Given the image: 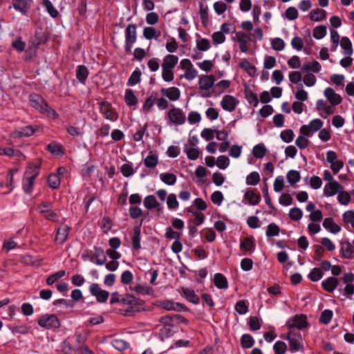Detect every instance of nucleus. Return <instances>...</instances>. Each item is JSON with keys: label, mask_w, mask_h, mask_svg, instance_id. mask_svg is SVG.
Wrapping results in <instances>:
<instances>
[{"label": "nucleus", "mask_w": 354, "mask_h": 354, "mask_svg": "<svg viewBox=\"0 0 354 354\" xmlns=\"http://www.w3.org/2000/svg\"><path fill=\"white\" fill-rule=\"evenodd\" d=\"M125 102L128 106H134L138 103V99L133 91L126 90L124 95Z\"/></svg>", "instance_id": "nucleus-32"}, {"label": "nucleus", "mask_w": 354, "mask_h": 354, "mask_svg": "<svg viewBox=\"0 0 354 354\" xmlns=\"http://www.w3.org/2000/svg\"><path fill=\"white\" fill-rule=\"evenodd\" d=\"M214 283L219 289H227L228 288L227 280L221 273H216L214 274Z\"/></svg>", "instance_id": "nucleus-22"}, {"label": "nucleus", "mask_w": 354, "mask_h": 354, "mask_svg": "<svg viewBox=\"0 0 354 354\" xmlns=\"http://www.w3.org/2000/svg\"><path fill=\"white\" fill-rule=\"evenodd\" d=\"M69 227L66 225H61L57 230V234L55 236V240L60 243H64L68 236L69 232Z\"/></svg>", "instance_id": "nucleus-21"}, {"label": "nucleus", "mask_w": 354, "mask_h": 354, "mask_svg": "<svg viewBox=\"0 0 354 354\" xmlns=\"http://www.w3.org/2000/svg\"><path fill=\"white\" fill-rule=\"evenodd\" d=\"M281 337L288 340L289 349L291 352L304 351L303 339H300L299 340V339L296 338L285 337V335H282Z\"/></svg>", "instance_id": "nucleus-18"}, {"label": "nucleus", "mask_w": 354, "mask_h": 354, "mask_svg": "<svg viewBox=\"0 0 354 354\" xmlns=\"http://www.w3.org/2000/svg\"><path fill=\"white\" fill-rule=\"evenodd\" d=\"M248 324L250 329L252 330H259L261 327L259 319L256 316H252L250 317Z\"/></svg>", "instance_id": "nucleus-58"}, {"label": "nucleus", "mask_w": 354, "mask_h": 354, "mask_svg": "<svg viewBox=\"0 0 354 354\" xmlns=\"http://www.w3.org/2000/svg\"><path fill=\"white\" fill-rule=\"evenodd\" d=\"M326 17V11L319 8L312 10L310 13V19L315 21H322Z\"/></svg>", "instance_id": "nucleus-25"}, {"label": "nucleus", "mask_w": 354, "mask_h": 354, "mask_svg": "<svg viewBox=\"0 0 354 354\" xmlns=\"http://www.w3.org/2000/svg\"><path fill=\"white\" fill-rule=\"evenodd\" d=\"M323 275L324 273L321 268H315L310 271L308 277L312 281L315 282L319 281L322 278Z\"/></svg>", "instance_id": "nucleus-41"}, {"label": "nucleus", "mask_w": 354, "mask_h": 354, "mask_svg": "<svg viewBox=\"0 0 354 354\" xmlns=\"http://www.w3.org/2000/svg\"><path fill=\"white\" fill-rule=\"evenodd\" d=\"M156 96H157V93H153L151 96H149V97H147L143 104V106H142V110L144 112H149L151 107L153 106V104H154V100H156Z\"/></svg>", "instance_id": "nucleus-42"}, {"label": "nucleus", "mask_w": 354, "mask_h": 354, "mask_svg": "<svg viewBox=\"0 0 354 354\" xmlns=\"http://www.w3.org/2000/svg\"><path fill=\"white\" fill-rule=\"evenodd\" d=\"M234 39L239 42V48L241 52L246 53L248 50V42L250 41V36L239 31L236 32Z\"/></svg>", "instance_id": "nucleus-11"}, {"label": "nucleus", "mask_w": 354, "mask_h": 354, "mask_svg": "<svg viewBox=\"0 0 354 354\" xmlns=\"http://www.w3.org/2000/svg\"><path fill=\"white\" fill-rule=\"evenodd\" d=\"M323 226L332 233H337L341 230V227L334 222L333 218H326L324 220Z\"/></svg>", "instance_id": "nucleus-24"}, {"label": "nucleus", "mask_w": 354, "mask_h": 354, "mask_svg": "<svg viewBox=\"0 0 354 354\" xmlns=\"http://www.w3.org/2000/svg\"><path fill=\"white\" fill-rule=\"evenodd\" d=\"M320 69H321V65L317 61H314L312 63L305 64L301 67V70L304 72H308L309 71H312L313 72L317 73L320 71Z\"/></svg>", "instance_id": "nucleus-37"}, {"label": "nucleus", "mask_w": 354, "mask_h": 354, "mask_svg": "<svg viewBox=\"0 0 354 354\" xmlns=\"http://www.w3.org/2000/svg\"><path fill=\"white\" fill-rule=\"evenodd\" d=\"M47 150L53 154L59 155L63 153L62 147L60 145L55 142L50 143L47 145Z\"/></svg>", "instance_id": "nucleus-54"}, {"label": "nucleus", "mask_w": 354, "mask_h": 354, "mask_svg": "<svg viewBox=\"0 0 354 354\" xmlns=\"http://www.w3.org/2000/svg\"><path fill=\"white\" fill-rule=\"evenodd\" d=\"M140 71H134L129 78L128 84L131 86L136 85L140 81Z\"/></svg>", "instance_id": "nucleus-57"}, {"label": "nucleus", "mask_w": 354, "mask_h": 354, "mask_svg": "<svg viewBox=\"0 0 354 354\" xmlns=\"http://www.w3.org/2000/svg\"><path fill=\"white\" fill-rule=\"evenodd\" d=\"M160 178L162 182L169 185H173L176 182V176L171 173L160 174Z\"/></svg>", "instance_id": "nucleus-35"}, {"label": "nucleus", "mask_w": 354, "mask_h": 354, "mask_svg": "<svg viewBox=\"0 0 354 354\" xmlns=\"http://www.w3.org/2000/svg\"><path fill=\"white\" fill-rule=\"evenodd\" d=\"M324 95L333 106H337L342 102L341 96L336 93L331 88H326L324 91Z\"/></svg>", "instance_id": "nucleus-15"}, {"label": "nucleus", "mask_w": 354, "mask_h": 354, "mask_svg": "<svg viewBox=\"0 0 354 354\" xmlns=\"http://www.w3.org/2000/svg\"><path fill=\"white\" fill-rule=\"evenodd\" d=\"M339 284V280L334 277H329L322 282V288L328 292H333Z\"/></svg>", "instance_id": "nucleus-17"}, {"label": "nucleus", "mask_w": 354, "mask_h": 354, "mask_svg": "<svg viewBox=\"0 0 354 354\" xmlns=\"http://www.w3.org/2000/svg\"><path fill=\"white\" fill-rule=\"evenodd\" d=\"M143 35L147 39H151L160 37V32L157 31L154 28L146 27L144 28Z\"/></svg>", "instance_id": "nucleus-34"}, {"label": "nucleus", "mask_w": 354, "mask_h": 354, "mask_svg": "<svg viewBox=\"0 0 354 354\" xmlns=\"http://www.w3.org/2000/svg\"><path fill=\"white\" fill-rule=\"evenodd\" d=\"M38 324L46 329L58 328L60 322L55 315H44L38 320Z\"/></svg>", "instance_id": "nucleus-4"}, {"label": "nucleus", "mask_w": 354, "mask_h": 354, "mask_svg": "<svg viewBox=\"0 0 354 354\" xmlns=\"http://www.w3.org/2000/svg\"><path fill=\"white\" fill-rule=\"evenodd\" d=\"M267 149L263 144H259L252 149L253 156L257 158H262L266 153Z\"/></svg>", "instance_id": "nucleus-38"}, {"label": "nucleus", "mask_w": 354, "mask_h": 354, "mask_svg": "<svg viewBox=\"0 0 354 354\" xmlns=\"http://www.w3.org/2000/svg\"><path fill=\"white\" fill-rule=\"evenodd\" d=\"M88 75V71L86 66H79L78 68L76 71V77L77 79L81 82L84 83Z\"/></svg>", "instance_id": "nucleus-36"}, {"label": "nucleus", "mask_w": 354, "mask_h": 354, "mask_svg": "<svg viewBox=\"0 0 354 354\" xmlns=\"http://www.w3.org/2000/svg\"><path fill=\"white\" fill-rule=\"evenodd\" d=\"M303 216V212L301 209L298 207H293L289 212V217L291 220L297 221H299Z\"/></svg>", "instance_id": "nucleus-51"}, {"label": "nucleus", "mask_w": 354, "mask_h": 354, "mask_svg": "<svg viewBox=\"0 0 354 354\" xmlns=\"http://www.w3.org/2000/svg\"><path fill=\"white\" fill-rule=\"evenodd\" d=\"M158 156L151 153H150V154L147 156L144 160L145 165L149 168L155 167L158 165Z\"/></svg>", "instance_id": "nucleus-40"}, {"label": "nucleus", "mask_w": 354, "mask_h": 354, "mask_svg": "<svg viewBox=\"0 0 354 354\" xmlns=\"http://www.w3.org/2000/svg\"><path fill=\"white\" fill-rule=\"evenodd\" d=\"M136 41V26L134 24H129L125 30V50L130 53L133 44Z\"/></svg>", "instance_id": "nucleus-5"}, {"label": "nucleus", "mask_w": 354, "mask_h": 354, "mask_svg": "<svg viewBox=\"0 0 354 354\" xmlns=\"http://www.w3.org/2000/svg\"><path fill=\"white\" fill-rule=\"evenodd\" d=\"M121 173L124 177H129L133 174L134 170L131 165L129 163L123 164L120 168Z\"/></svg>", "instance_id": "nucleus-61"}, {"label": "nucleus", "mask_w": 354, "mask_h": 354, "mask_svg": "<svg viewBox=\"0 0 354 354\" xmlns=\"http://www.w3.org/2000/svg\"><path fill=\"white\" fill-rule=\"evenodd\" d=\"M94 259H96L95 263L97 265H103L106 261L104 250L100 248L95 247Z\"/></svg>", "instance_id": "nucleus-30"}, {"label": "nucleus", "mask_w": 354, "mask_h": 354, "mask_svg": "<svg viewBox=\"0 0 354 354\" xmlns=\"http://www.w3.org/2000/svg\"><path fill=\"white\" fill-rule=\"evenodd\" d=\"M337 199L342 205H347L351 201V196L347 192L344 191L343 189L338 193Z\"/></svg>", "instance_id": "nucleus-46"}, {"label": "nucleus", "mask_w": 354, "mask_h": 354, "mask_svg": "<svg viewBox=\"0 0 354 354\" xmlns=\"http://www.w3.org/2000/svg\"><path fill=\"white\" fill-rule=\"evenodd\" d=\"M260 181V176L258 172L253 171L246 177V183L248 185H256Z\"/></svg>", "instance_id": "nucleus-43"}, {"label": "nucleus", "mask_w": 354, "mask_h": 354, "mask_svg": "<svg viewBox=\"0 0 354 354\" xmlns=\"http://www.w3.org/2000/svg\"><path fill=\"white\" fill-rule=\"evenodd\" d=\"M287 179L290 184L294 185L299 181V172L295 170H290L287 174Z\"/></svg>", "instance_id": "nucleus-45"}, {"label": "nucleus", "mask_w": 354, "mask_h": 354, "mask_svg": "<svg viewBox=\"0 0 354 354\" xmlns=\"http://www.w3.org/2000/svg\"><path fill=\"white\" fill-rule=\"evenodd\" d=\"M326 35L325 26H316L313 30V37L317 39H322Z\"/></svg>", "instance_id": "nucleus-49"}, {"label": "nucleus", "mask_w": 354, "mask_h": 354, "mask_svg": "<svg viewBox=\"0 0 354 354\" xmlns=\"http://www.w3.org/2000/svg\"><path fill=\"white\" fill-rule=\"evenodd\" d=\"M239 66L243 68L250 76H254L256 73V67L252 65L246 59H243Z\"/></svg>", "instance_id": "nucleus-31"}, {"label": "nucleus", "mask_w": 354, "mask_h": 354, "mask_svg": "<svg viewBox=\"0 0 354 354\" xmlns=\"http://www.w3.org/2000/svg\"><path fill=\"white\" fill-rule=\"evenodd\" d=\"M156 306L160 307L166 310H174V301L172 300H163V301H158L156 302Z\"/></svg>", "instance_id": "nucleus-53"}, {"label": "nucleus", "mask_w": 354, "mask_h": 354, "mask_svg": "<svg viewBox=\"0 0 354 354\" xmlns=\"http://www.w3.org/2000/svg\"><path fill=\"white\" fill-rule=\"evenodd\" d=\"M118 304L129 306L128 308L124 310V313H122L125 316L133 315L136 313L144 310V301L130 294L122 295Z\"/></svg>", "instance_id": "nucleus-1"}, {"label": "nucleus", "mask_w": 354, "mask_h": 354, "mask_svg": "<svg viewBox=\"0 0 354 354\" xmlns=\"http://www.w3.org/2000/svg\"><path fill=\"white\" fill-rule=\"evenodd\" d=\"M238 102L235 97L227 95L223 97L221 105L224 110L232 112L235 109Z\"/></svg>", "instance_id": "nucleus-12"}, {"label": "nucleus", "mask_w": 354, "mask_h": 354, "mask_svg": "<svg viewBox=\"0 0 354 354\" xmlns=\"http://www.w3.org/2000/svg\"><path fill=\"white\" fill-rule=\"evenodd\" d=\"M292 323L287 322L286 326L288 328H297L302 330L308 326L307 317L306 315H296L292 317Z\"/></svg>", "instance_id": "nucleus-7"}, {"label": "nucleus", "mask_w": 354, "mask_h": 354, "mask_svg": "<svg viewBox=\"0 0 354 354\" xmlns=\"http://www.w3.org/2000/svg\"><path fill=\"white\" fill-rule=\"evenodd\" d=\"M235 310L240 315H244L248 311V307L244 300H240L235 305Z\"/></svg>", "instance_id": "nucleus-56"}, {"label": "nucleus", "mask_w": 354, "mask_h": 354, "mask_svg": "<svg viewBox=\"0 0 354 354\" xmlns=\"http://www.w3.org/2000/svg\"><path fill=\"white\" fill-rule=\"evenodd\" d=\"M273 350L275 354H284L287 351V346L282 341H277L273 346Z\"/></svg>", "instance_id": "nucleus-48"}, {"label": "nucleus", "mask_w": 354, "mask_h": 354, "mask_svg": "<svg viewBox=\"0 0 354 354\" xmlns=\"http://www.w3.org/2000/svg\"><path fill=\"white\" fill-rule=\"evenodd\" d=\"M168 117L171 122L180 125L185 123L186 117L183 111L173 107L168 112Z\"/></svg>", "instance_id": "nucleus-8"}, {"label": "nucleus", "mask_w": 354, "mask_h": 354, "mask_svg": "<svg viewBox=\"0 0 354 354\" xmlns=\"http://www.w3.org/2000/svg\"><path fill=\"white\" fill-rule=\"evenodd\" d=\"M200 17L202 23L206 25L208 22V7L203 3H201L200 5Z\"/></svg>", "instance_id": "nucleus-55"}, {"label": "nucleus", "mask_w": 354, "mask_h": 354, "mask_svg": "<svg viewBox=\"0 0 354 354\" xmlns=\"http://www.w3.org/2000/svg\"><path fill=\"white\" fill-rule=\"evenodd\" d=\"M254 344L252 336L250 334H244L241 337V345L243 348H250Z\"/></svg>", "instance_id": "nucleus-29"}, {"label": "nucleus", "mask_w": 354, "mask_h": 354, "mask_svg": "<svg viewBox=\"0 0 354 354\" xmlns=\"http://www.w3.org/2000/svg\"><path fill=\"white\" fill-rule=\"evenodd\" d=\"M91 294L95 297L100 303H105L109 296L108 291L101 289L98 283H91L89 287Z\"/></svg>", "instance_id": "nucleus-6"}, {"label": "nucleus", "mask_w": 354, "mask_h": 354, "mask_svg": "<svg viewBox=\"0 0 354 354\" xmlns=\"http://www.w3.org/2000/svg\"><path fill=\"white\" fill-rule=\"evenodd\" d=\"M48 184L53 189H57L60 185V179L56 174H50L48 178Z\"/></svg>", "instance_id": "nucleus-52"}, {"label": "nucleus", "mask_w": 354, "mask_h": 354, "mask_svg": "<svg viewBox=\"0 0 354 354\" xmlns=\"http://www.w3.org/2000/svg\"><path fill=\"white\" fill-rule=\"evenodd\" d=\"M144 205L149 209H152L160 207V203L157 201L156 197L153 195H149L144 199Z\"/></svg>", "instance_id": "nucleus-26"}, {"label": "nucleus", "mask_w": 354, "mask_h": 354, "mask_svg": "<svg viewBox=\"0 0 354 354\" xmlns=\"http://www.w3.org/2000/svg\"><path fill=\"white\" fill-rule=\"evenodd\" d=\"M40 164L30 165L25 172L23 180V189L26 193H30L32 190L34 181L39 173Z\"/></svg>", "instance_id": "nucleus-3"}, {"label": "nucleus", "mask_w": 354, "mask_h": 354, "mask_svg": "<svg viewBox=\"0 0 354 354\" xmlns=\"http://www.w3.org/2000/svg\"><path fill=\"white\" fill-rule=\"evenodd\" d=\"M333 311L331 310H324L319 317V322L322 324H328L333 317Z\"/></svg>", "instance_id": "nucleus-50"}, {"label": "nucleus", "mask_w": 354, "mask_h": 354, "mask_svg": "<svg viewBox=\"0 0 354 354\" xmlns=\"http://www.w3.org/2000/svg\"><path fill=\"white\" fill-rule=\"evenodd\" d=\"M53 207V203L50 201H43L36 207V210L43 214L49 212Z\"/></svg>", "instance_id": "nucleus-44"}, {"label": "nucleus", "mask_w": 354, "mask_h": 354, "mask_svg": "<svg viewBox=\"0 0 354 354\" xmlns=\"http://www.w3.org/2000/svg\"><path fill=\"white\" fill-rule=\"evenodd\" d=\"M160 91L162 96L168 97L171 101L178 100L180 96V90L176 87L162 88Z\"/></svg>", "instance_id": "nucleus-13"}, {"label": "nucleus", "mask_w": 354, "mask_h": 354, "mask_svg": "<svg viewBox=\"0 0 354 354\" xmlns=\"http://www.w3.org/2000/svg\"><path fill=\"white\" fill-rule=\"evenodd\" d=\"M216 164L220 169H225L229 166L230 159L225 156H220Z\"/></svg>", "instance_id": "nucleus-60"}, {"label": "nucleus", "mask_w": 354, "mask_h": 354, "mask_svg": "<svg viewBox=\"0 0 354 354\" xmlns=\"http://www.w3.org/2000/svg\"><path fill=\"white\" fill-rule=\"evenodd\" d=\"M341 47L344 50V54L351 55L353 53L352 44L350 39L346 37H343L340 41Z\"/></svg>", "instance_id": "nucleus-28"}, {"label": "nucleus", "mask_w": 354, "mask_h": 354, "mask_svg": "<svg viewBox=\"0 0 354 354\" xmlns=\"http://www.w3.org/2000/svg\"><path fill=\"white\" fill-rule=\"evenodd\" d=\"M280 137L283 141L288 143V142H290L293 140L294 133L290 129H286V130L283 131L281 133Z\"/></svg>", "instance_id": "nucleus-62"}, {"label": "nucleus", "mask_w": 354, "mask_h": 354, "mask_svg": "<svg viewBox=\"0 0 354 354\" xmlns=\"http://www.w3.org/2000/svg\"><path fill=\"white\" fill-rule=\"evenodd\" d=\"M65 270H59L49 277L46 279V283L49 286L53 284L57 279L63 277L65 275Z\"/></svg>", "instance_id": "nucleus-47"}, {"label": "nucleus", "mask_w": 354, "mask_h": 354, "mask_svg": "<svg viewBox=\"0 0 354 354\" xmlns=\"http://www.w3.org/2000/svg\"><path fill=\"white\" fill-rule=\"evenodd\" d=\"M343 187L337 181L328 183L325 185L324 188V194L326 196H333L338 194Z\"/></svg>", "instance_id": "nucleus-10"}, {"label": "nucleus", "mask_w": 354, "mask_h": 354, "mask_svg": "<svg viewBox=\"0 0 354 354\" xmlns=\"http://www.w3.org/2000/svg\"><path fill=\"white\" fill-rule=\"evenodd\" d=\"M32 2V0H12V6L17 11L26 15L31 6Z\"/></svg>", "instance_id": "nucleus-9"}, {"label": "nucleus", "mask_w": 354, "mask_h": 354, "mask_svg": "<svg viewBox=\"0 0 354 354\" xmlns=\"http://www.w3.org/2000/svg\"><path fill=\"white\" fill-rule=\"evenodd\" d=\"M112 346L119 351H123L129 348V344L128 342L123 339H115L111 342Z\"/></svg>", "instance_id": "nucleus-33"}, {"label": "nucleus", "mask_w": 354, "mask_h": 354, "mask_svg": "<svg viewBox=\"0 0 354 354\" xmlns=\"http://www.w3.org/2000/svg\"><path fill=\"white\" fill-rule=\"evenodd\" d=\"M36 131L37 129L33 126H27L21 128V130L13 131L12 135L14 138L28 137L32 136Z\"/></svg>", "instance_id": "nucleus-20"}, {"label": "nucleus", "mask_w": 354, "mask_h": 354, "mask_svg": "<svg viewBox=\"0 0 354 354\" xmlns=\"http://www.w3.org/2000/svg\"><path fill=\"white\" fill-rule=\"evenodd\" d=\"M245 97L250 104H253L254 106L258 105L259 100L257 95L251 91H246Z\"/></svg>", "instance_id": "nucleus-63"}, {"label": "nucleus", "mask_w": 354, "mask_h": 354, "mask_svg": "<svg viewBox=\"0 0 354 354\" xmlns=\"http://www.w3.org/2000/svg\"><path fill=\"white\" fill-rule=\"evenodd\" d=\"M178 58L174 55H167L163 59L162 68L165 67L168 69H173L177 64Z\"/></svg>", "instance_id": "nucleus-23"}, {"label": "nucleus", "mask_w": 354, "mask_h": 354, "mask_svg": "<svg viewBox=\"0 0 354 354\" xmlns=\"http://www.w3.org/2000/svg\"><path fill=\"white\" fill-rule=\"evenodd\" d=\"M42 6L52 17L55 18L58 16L59 12L54 7L50 0H42Z\"/></svg>", "instance_id": "nucleus-27"}, {"label": "nucleus", "mask_w": 354, "mask_h": 354, "mask_svg": "<svg viewBox=\"0 0 354 354\" xmlns=\"http://www.w3.org/2000/svg\"><path fill=\"white\" fill-rule=\"evenodd\" d=\"M215 77L214 75H202L199 78L198 84L201 90H209L214 85Z\"/></svg>", "instance_id": "nucleus-14"}, {"label": "nucleus", "mask_w": 354, "mask_h": 354, "mask_svg": "<svg viewBox=\"0 0 354 354\" xmlns=\"http://www.w3.org/2000/svg\"><path fill=\"white\" fill-rule=\"evenodd\" d=\"M244 199L247 200L250 205H256L261 201V195L259 193H255L252 189H249L245 193Z\"/></svg>", "instance_id": "nucleus-19"}, {"label": "nucleus", "mask_w": 354, "mask_h": 354, "mask_svg": "<svg viewBox=\"0 0 354 354\" xmlns=\"http://www.w3.org/2000/svg\"><path fill=\"white\" fill-rule=\"evenodd\" d=\"M180 295L185 297L188 301L194 304H198L200 303L199 297L195 293V291L192 289L187 288H182V292Z\"/></svg>", "instance_id": "nucleus-16"}, {"label": "nucleus", "mask_w": 354, "mask_h": 354, "mask_svg": "<svg viewBox=\"0 0 354 354\" xmlns=\"http://www.w3.org/2000/svg\"><path fill=\"white\" fill-rule=\"evenodd\" d=\"M30 102L32 107L38 110L40 113L46 114L48 117L56 118L57 113L48 106L47 102L40 95L34 94L30 95Z\"/></svg>", "instance_id": "nucleus-2"}, {"label": "nucleus", "mask_w": 354, "mask_h": 354, "mask_svg": "<svg viewBox=\"0 0 354 354\" xmlns=\"http://www.w3.org/2000/svg\"><path fill=\"white\" fill-rule=\"evenodd\" d=\"M185 151L187 153V158L190 160H196L200 154V151L197 148H185Z\"/></svg>", "instance_id": "nucleus-64"}, {"label": "nucleus", "mask_w": 354, "mask_h": 354, "mask_svg": "<svg viewBox=\"0 0 354 354\" xmlns=\"http://www.w3.org/2000/svg\"><path fill=\"white\" fill-rule=\"evenodd\" d=\"M342 256L346 259H352L354 257V245H342Z\"/></svg>", "instance_id": "nucleus-39"}, {"label": "nucleus", "mask_w": 354, "mask_h": 354, "mask_svg": "<svg viewBox=\"0 0 354 354\" xmlns=\"http://www.w3.org/2000/svg\"><path fill=\"white\" fill-rule=\"evenodd\" d=\"M8 328L13 333L26 334L28 333V328L26 325L21 326H11L9 325Z\"/></svg>", "instance_id": "nucleus-59"}]
</instances>
